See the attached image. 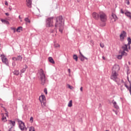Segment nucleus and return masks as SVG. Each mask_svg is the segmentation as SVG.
<instances>
[{
    "label": "nucleus",
    "instance_id": "a211bd4d",
    "mask_svg": "<svg viewBox=\"0 0 131 131\" xmlns=\"http://www.w3.org/2000/svg\"><path fill=\"white\" fill-rule=\"evenodd\" d=\"M28 68V66L27 64H25L24 68L20 70L21 73H24L26 71V69Z\"/></svg>",
    "mask_w": 131,
    "mask_h": 131
},
{
    "label": "nucleus",
    "instance_id": "864d4df0",
    "mask_svg": "<svg viewBox=\"0 0 131 131\" xmlns=\"http://www.w3.org/2000/svg\"><path fill=\"white\" fill-rule=\"evenodd\" d=\"M18 17H19V19H21V16L20 15H19Z\"/></svg>",
    "mask_w": 131,
    "mask_h": 131
},
{
    "label": "nucleus",
    "instance_id": "473e14b6",
    "mask_svg": "<svg viewBox=\"0 0 131 131\" xmlns=\"http://www.w3.org/2000/svg\"><path fill=\"white\" fill-rule=\"evenodd\" d=\"M43 92L46 94V95H48V90H47V88L44 89Z\"/></svg>",
    "mask_w": 131,
    "mask_h": 131
},
{
    "label": "nucleus",
    "instance_id": "c756f323",
    "mask_svg": "<svg viewBox=\"0 0 131 131\" xmlns=\"http://www.w3.org/2000/svg\"><path fill=\"white\" fill-rule=\"evenodd\" d=\"M1 21H2L3 23H6V24H8L9 23V21L8 20H6V19H1Z\"/></svg>",
    "mask_w": 131,
    "mask_h": 131
},
{
    "label": "nucleus",
    "instance_id": "09e8293b",
    "mask_svg": "<svg viewBox=\"0 0 131 131\" xmlns=\"http://www.w3.org/2000/svg\"><path fill=\"white\" fill-rule=\"evenodd\" d=\"M102 59H103V60H106V58L104 57V56H102Z\"/></svg>",
    "mask_w": 131,
    "mask_h": 131
},
{
    "label": "nucleus",
    "instance_id": "1a4fd4ad",
    "mask_svg": "<svg viewBox=\"0 0 131 131\" xmlns=\"http://www.w3.org/2000/svg\"><path fill=\"white\" fill-rule=\"evenodd\" d=\"M1 59L3 63H4L7 66H9V61L8 60V58L4 55H1Z\"/></svg>",
    "mask_w": 131,
    "mask_h": 131
},
{
    "label": "nucleus",
    "instance_id": "0eeeda50",
    "mask_svg": "<svg viewBox=\"0 0 131 131\" xmlns=\"http://www.w3.org/2000/svg\"><path fill=\"white\" fill-rule=\"evenodd\" d=\"M99 19L101 22H106L107 21V15L103 12H100Z\"/></svg>",
    "mask_w": 131,
    "mask_h": 131
},
{
    "label": "nucleus",
    "instance_id": "7ed1b4c3",
    "mask_svg": "<svg viewBox=\"0 0 131 131\" xmlns=\"http://www.w3.org/2000/svg\"><path fill=\"white\" fill-rule=\"evenodd\" d=\"M39 100L41 103V107L43 109H47V101L46 100V96L45 95H41Z\"/></svg>",
    "mask_w": 131,
    "mask_h": 131
},
{
    "label": "nucleus",
    "instance_id": "6e6552de",
    "mask_svg": "<svg viewBox=\"0 0 131 131\" xmlns=\"http://www.w3.org/2000/svg\"><path fill=\"white\" fill-rule=\"evenodd\" d=\"M18 127L19 129L21 130L22 131L23 130H26L27 129L26 128V126H25V123L23 122V121L18 120Z\"/></svg>",
    "mask_w": 131,
    "mask_h": 131
},
{
    "label": "nucleus",
    "instance_id": "603ef678",
    "mask_svg": "<svg viewBox=\"0 0 131 131\" xmlns=\"http://www.w3.org/2000/svg\"><path fill=\"white\" fill-rule=\"evenodd\" d=\"M77 2L78 3H79V2H80V0H77Z\"/></svg>",
    "mask_w": 131,
    "mask_h": 131
},
{
    "label": "nucleus",
    "instance_id": "f8f14e48",
    "mask_svg": "<svg viewBox=\"0 0 131 131\" xmlns=\"http://www.w3.org/2000/svg\"><path fill=\"white\" fill-rule=\"evenodd\" d=\"M22 59H23V57L21 55H18L17 56V57H12V60L13 61H19V62H21L22 61Z\"/></svg>",
    "mask_w": 131,
    "mask_h": 131
},
{
    "label": "nucleus",
    "instance_id": "412c9836",
    "mask_svg": "<svg viewBox=\"0 0 131 131\" xmlns=\"http://www.w3.org/2000/svg\"><path fill=\"white\" fill-rule=\"evenodd\" d=\"M73 58L74 59V60H75L76 61V62H77V61H78V57L77 56V55H74L73 56Z\"/></svg>",
    "mask_w": 131,
    "mask_h": 131
},
{
    "label": "nucleus",
    "instance_id": "7c9ffc66",
    "mask_svg": "<svg viewBox=\"0 0 131 131\" xmlns=\"http://www.w3.org/2000/svg\"><path fill=\"white\" fill-rule=\"evenodd\" d=\"M29 131H35V129H34V127L31 126L29 128Z\"/></svg>",
    "mask_w": 131,
    "mask_h": 131
},
{
    "label": "nucleus",
    "instance_id": "8fccbe9b",
    "mask_svg": "<svg viewBox=\"0 0 131 131\" xmlns=\"http://www.w3.org/2000/svg\"><path fill=\"white\" fill-rule=\"evenodd\" d=\"M68 72H69V73H70V69H69L68 70Z\"/></svg>",
    "mask_w": 131,
    "mask_h": 131
},
{
    "label": "nucleus",
    "instance_id": "2eb2a0df",
    "mask_svg": "<svg viewBox=\"0 0 131 131\" xmlns=\"http://www.w3.org/2000/svg\"><path fill=\"white\" fill-rule=\"evenodd\" d=\"M112 103H113L114 108H115L116 109H119V106L117 105V103L116 102V101H114V100H113Z\"/></svg>",
    "mask_w": 131,
    "mask_h": 131
},
{
    "label": "nucleus",
    "instance_id": "dca6fc26",
    "mask_svg": "<svg viewBox=\"0 0 131 131\" xmlns=\"http://www.w3.org/2000/svg\"><path fill=\"white\" fill-rule=\"evenodd\" d=\"M27 6L29 8H31V5H32V0H26Z\"/></svg>",
    "mask_w": 131,
    "mask_h": 131
},
{
    "label": "nucleus",
    "instance_id": "c9c22d12",
    "mask_svg": "<svg viewBox=\"0 0 131 131\" xmlns=\"http://www.w3.org/2000/svg\"><path fill=\"white\" fill-rule=\"evenodd\" d=\"M79 54L80 55V57L82 56L83 58H84V56L83 55H82V53H81V52H80V50H79Z\"/></svg>",
    "mask_w": 131,
    "mask_h": 131
},
{
    "label": "nucleus",
    "instance_id": "6ab92c4d",
    "mask_svg": "<svg viewBox=\"0 0 131 131\" xmlns=\"http://www.w3.org/2000/svg\"><path fill=\"white\" fill-rule=\"evenodd\" d=\"M125 15L129 19H131V13L129 11H126L125 12Z\"/></svg>",
    "mask_w": 131,
    "mask_h": 131
},
{
    "label": "nucleus",
    "instance_id": "393cba45",
    "mask_svg": "<svg viewBox=\"0 0 131 131\" xmlns=\"http://www.w3.org/2000/svg\"><path fill=\"white\" fill-rule=\"evenodd\" d=\"M127 41H128V43H127V46H129V45H130L131 43V38L130 37H128L127 38Z\"/></svg>",
    "mask_w": 131,
    "mask_h": 131
},
{
    "label": "nucleus",
    "instance_id": "5701e85b",
    "mask_svg": "<svg viewBox=\"0 0 131 131\" xmlns=\"http://www.w3.org/2000/svg\"><path fill=\"white\" fill-rule=\"evenodd\" d=\"M125 88H126V89H127V90H128V91H129V93H130V92H131V85H130V84L129 86H127L126 84H125Z\"/></svg>",
    "mask_w": 131,
    "mask_h": 131
},
{
    "label": "nucleus",
    "instance_id": "ea45409f",
    "mask_svg": "<svg viewBox=\"0 0 131 131\" xmlns=\"http://www.w3.org/2000/svg\"><path fill=\"white\" fill-rule=\"evenodd\" d=\"M127 80L128 82L129 83L130 85H131L130 81H129V78H128V76L127 77Z\"/></svg>",
    "mask_w": 131,
    "mask_h": 131
},
{
    "label": "nucleus",
    "instance_id": "72a5a7b5",
    "mask_svg": "<svg viewBox=\"0 0 131 131\" xmlns=\"http://www.w3.org/2000/svg\"><path fill=\"white\" fill-rule=\"evenodd\" d=\"M30 121L31 123H32V122H33V117H31L30 119Z\"/></svg>",
    "mask_w": 131,
    "mask_h": 131
},
{
    "label": "nucleus",
    "instance_id": "f03ea898",
    "mask_svg": "<svg viewBox=\"0 0 131 131\" xmlns=\"http://www.w3.org/2000/svg\"><path fill=\"white\" fill-rule=\"evenodd\" d=\"M122 49L123 50H120L119 51V54H120V55L117 56V58L119 60H121V59H122V57H123V56H127V53H126V52H129L128 51V49L127 48V44H125L124 45L122 46Z\"/></svg>",
    "mask_w": 131,
    "mask_h": 131
},
{
    "label": "nucleus",
    "instance_id": "4be33fe9",
    "mask_svg": "<svg viewBox=\"0 0 131 131\" xmlns=\"http://www.w3.org/2000/svg\"><path fill=\"white\" fill-rule=\"evenodd\" d=\"M84 59H85V60H88V58L85 57V56H84V57L80 56V60L81 61V62H83V61H84Z\"/></svg>",
    "mask_w": 131,
    "mask_h": 131
},
{
    "label": "nucleus",
    "instance_id": "a878e982",
    "mask_svg": "<svg viewBox=\"0 0 131 131\" xmlns=\"http://www.w3.org/2000/svg\"><path fill=\"white\" fill-rule=\"evenodd\" d=\"M25 21L27 23H30V19L28 18V17H26L25 18Z\"/></svg>",
    "mask_w": 131,
    "mask_h": 131
},
{
    "label": "nucleus",
    "instance_id": "ddd939ff",
    "mask_svg": "<svg viewBox=\"0 0 131 131\" xmlns=\"http://www.w3.org/2000/svg\"><path fill=\"white\" fill-rule=\"evenodd\" d=\"M117 20V16L114 13H112V18L111 19V23H113L115 22Z\"/></svg>",
    "mask_w": 131,
    "mask_h": 131
},
{
    "label": "nucleus",
    "instance_id": "cd10ccee",
    "mask_svg": "<svg viewBox=\"0 0 131 131\" xmlns=\"http://www.w3.org/2000/svg\"><path fill=\"white\" fill-rule=\"evenodd\" d=\"M20 30H22V27H19L16 29L17 32H20Z\"/></svg>",
    "mask_w": 131,
    "mask_h": 131
},
{
    "label": "nucleus",
    "instance_id": "4468645a",
    "mask_svg": "<svg viewBox=\"0 0 131 131\" xmlns=\"http://www.w3.org/2000/svg\"><path fill=\"white\" fill-rule=\"evenodd\" d=\"M10 125V128L9 129V130L11 131V128H13V127H14V126H15V124H16V122H15V121H12V120H10L9 121L8 123V125Z\"/></svg>",
    "mask_w": 131,
    "mask_h": 131
},
{
    "label": "nucleus",
    "instance_id": "13d9d810",
    "mask_svg": "<svg viewBox=\"0 0 131 131\" xmlns=\"http://www.w3.org/2000/svg\"><path fill=\"white\" fill-rule=\"evenodd\" d=\"M129 64H130L129 62H128Z\"/></svg>",
    "mask_w": 131,
    "mask_h": 131
},
{
    "label": "nucleus",
    "instance_id": "f257e3e1",
    "mask_svg": "<svg viewBox=\"0 0 131 131\" xmlns=\"http://www.w3.org/2000/svg\"><path fill=\"white\" fill-rule=\"evenodd\" d=\"M63 25H64V23L63 22V18L62 17V16L57 17L56 18L55 27L56 28L59 27V30L61 33L63 32Z\"/></svg>",
    "mask_w": 131,
    "mask_h": 131
},
{
    "label": "nucleus",
    "instance_id": "e433bc0d",
    "mask_svg": "<svg viewBox=\"0 0 131 131\" xmlns=\"http://www.w3.org/2000/svg\"><path fill=\"white\" fill-rule=\"evenodd\" d=\"M68 88L69 89H70V90H72L73 89V86H71L70 84H68Z\"/></svg>",
    "mask_w": 131,
    "mask_h": 131
},
{
    "label": "nucleus",
    "instance_id": "4c0bfd02",
    "mask_svg": "<svg viewBox=\"0 0 131 131\" xmlns=\"http://www.w3.org/2000/svg\"><path fill=\"white\" fill-rule=\"evenodd\" d=\"M100 46L101 48H104V43H100Z\"/></svg>",
    "mask_w": 131,
    "mask_h": 131
},
{
    "label": "nucleus",
    "instance_id": "de8ad7c7",
    "mask_svg": "<svg viewBox=\"0 0 131 131\" xmlns=\"http://www.w3.org/2000/svg\"><path fill=\"white\" fill-rule=\"evenodd\" d=\"M80 91L81 92H82V87H81V88H80Z\"/></svg>",
    "mask_w": 131,
    "mask_h": 131
},
{
    "label": "nucleus",
    "instance_id": "37998d69",
    "mask_svg": "<svg viewBox=\"0 0 131 131\" xmlns=\"http://www.w3.org/2000/svg\"><path fill=\"white\" fill-rule=\"evenodd\" d=\"M128 47V50H130V45H127Z\"/></svg>",
    "mask_w": 131,
    "mask_h": 131
},
{
    "label": "nucleus",
    "instance_id": "f704fd0d",
    "mask_svg": "<svg viewBox=\"0 0 131 131\" xmlns=\"http://www.w3.org/2000/svg\"><path fill=\"white\" fill-rule=\"evenodd\" d=\"M12 66L13 67H15V66H16V62H15V61L12 62Z\"/></svg>",
    "mask_w": 131,
    "mask_h": 131
},
{
    "label": "nucleus",
    "instance_id": "c03bdc74",
    "mask_svg": "<svg viewBox=\"0 0 131 131\" xmlns=\"http://www.w3.org/2000/svg\"><path fill=\"white\" fill-rule=\"evenodd\" d=\"M121 14H124V12H123V10L121 9Z\"/></svg>",
    "mask_w": 131,
    "mask_h": 131
},
{
    "label": "nucleus",
    "instance_id": "39448f33",
    "mask_svg": "<svg viewBox=\"0 0 131 131\" xmlns=\"http://www.w3.org/2000/svg\"><path fill=\"white\" fill-rule=\"evenodd\" d=\"M46 25L47 27H54V17H48L46 19Z\"/></svg>",
    "mask_w": 131,
    "mask_h": 131
},
{
    "label": "nucleus",
    "instance_id": "4d7b16f0",
    "mask_svg": "<svg viewBox=\"0 0 131 131\" xmlns=\"http://www.w3.org/2000/svg\"><path fill=\"white\" fill-rule=\"evenodd\" d=\"M102 106V105L101 104V103L99 104V107Z\"/></svg>",
    "mask_w": 131,
    "mask_h": 131
},
{
    "label": "nucleus",
    "instance_id": "9b49d317",
    "mask_svg": "<svg viewBox=\"0 0 131 131\" xmlns=\"http://www.w3.org/2000/svg\"><path fill=\"white\" fill-rule=\"evenodd\" d=\"M92 17L95 20H99L100 18V13H97V12H93L92 14Z\"/></svg>",
    "mask_w": 131,
    "mask_h": 131
},
{
    "label": "nucleus",
    "instance_id": "58836bf2",
    "mask_svg": "<svg viewBox=\"0 0 131 131\" xmlns=\"http://www.w3.org/2000/svg\"><path fill=\"white\" fill-rule=\"evenodd\" d=\"M55 48H59L60 47V45H59V44L55 45Z\"/></svg>",
    "mask_w": 131,
    "mask_h": 131
},
{
    "label": "nucleus",
    "instance_id": "bb28decb",
    "mask_svg": "<svg viewBox=\"0 0 131 131\" xmlns=\"http://www.w3.org/2000/svg\"><path fill=\"white\" fill-rule=\"evenodd\" d=\"M13 74L14 75H18L19 74V71L18 70H15L13 72Z\"/></svg>",
    "mask_w": 131,
    "mask_h": 131
},
{
    "label": "nucleus",
    "instance_id": "49530a36",
    "mask_svg": "<svg viewBox=\"0 0 131 131\" xmlns=\"http://www.w3.org/2000/svg\"><path fill=\"white\" fill-rule=\"evenodd\" d=\"M12 29L13 30H14V32H16V29L13 28Z\"/></svg>",
    "mask_w": 131,
    "mask_h": 131
},
{
    "label": "nucleus",
    "instance_id": "a19ab883",
    "mask_svg": "<svg viewBox=\"0 0 131 131\" xmlns=\"http://www.w3.org/2000/svg\"><path fill=\"white\" fill-rule=\"evenodd\" d=\"M127 3L126 4L127 5V6L129 5V0H126Z\"/></svg>",
    "mask_w": 131,
    "mask_h": 131
},
{
    "label": "nucleus",
    "instance_id": "20e7f679",
    "mask_svg": "<svg viewBox=\"0 0 131 131\" xmlns=\"http://www.w3.org/2000/svg\"><path fill=\"white\" fill-rule=\"evenodd\" d=\"M39 75L41 80L40 84L42 85H45V84H46V75H45V73L43 72V70H42V69L40 70Z\"/></svg>",
    "mask_w": 131,
    "mask_h": 131
},
{
    "label": "nucleus",
    "instance_id": "79ce46f5",
    "mask_svg": "<svg viewBox=\"0 0 131 131\" xmlns=\"http://www.w3.org/2000/svg\"><path fill=\"white\" fill-rule=\"evenodd\" d=\"M5 4L6 5V6H9V4L8 3L7 1H5Z\"/></svg>",
    "mask_w": 131,
    "mask_h": 131
},
{
    "label": "nucleus",
    "instance_id": "423d86ee",
    "mask_svg": "<svg viewBox=\"0 0 131 131\" xmlns=\"http://www.w3.org/2000/svg\"><path fill=\"white\" fill-rule=\"evenodd\" d=\"M118 74L116 72V71H112V74L111 75V79L115 81V82H118Z\"/></svg>",
    "mask_w": 131,
    "mask_h": 131
},
{
    "label": "nucleus",
    "instance_id": "9d476101",
    "mask_svg": "<svg viewBox=\"0 0 131 131\" xmlns=\"http://www.w3.org/2000/svg\"><path fill=\"white\" fill-rule=\"evenodd\" d=\"M124 37H126V32L123 31L120 35V39L121 41H123V40H124Z\"/></svg>",
    "mask_w": 131,
    "mask_h": 131
},
{
    "label": "nucleus",
    "instance_id": "b1692460",
    "mask_svg": "<svg viewBox=\"0 0 131 131\" xmlns=\"http://www.w3.org/2000/svg\"><path fill=\"white\" fill-rule=\"evenodd\" d=\"M2 121H4V122H5V121H7V118L4 116V114H2Z\"/></svg>",
    "mask_w": 131,
    "mask_h": 131
},
{
    "label": "nucleus",
    "instance_id": "3c124183",
    "mask_svg": "<svg viewBox=\"0 0 131 131\" xmlns=\"http://www.w3.org/2000/svg\"><path fill=\"white\" fill-rule=\"evenodd\" d=\"M8 9H9V10H10V11H12V8L9 7Z\"/></svg>",
    "mask_w": 131,
    "mask_h": 131
},
{
    "label": "nucleus",
    "instance_id": "a18cd8bd",
    "mask_svg": "<svg viewBox=\"0 0 131 131\" xmlns=\"http://www.w3.org/2000/svg\"><path fill=\"white\" fill-rule=\"evenodd\" d=\"M5 15H6V16H9L10 14H9V13H6Z\"/></svg>",
    "mask_w": 131,
    "mask_h": 131
},
{
    "label": "nucleus",
    "instance_id": "6e6d98bb",
    "mask_svg": "<svg viewBox=\"0 0 131 131\" xmlns=\"http://www.w3.org/2000/svg\"><path fill=\"white\" fill-rule=\"evenodd\" d=\"M5 115H6V116H8V114L7 113H5Z\"/></svg>",
    "mask_w": 131,
    "mask_h": 131
},
{
    "label": "nucleus",
    "instance_id": "f3484780",
    "mask_svg": "<svg viewBox=\"0 0 131 131\" xmlns=\"http://www.w3.org/2000/svg\"><path fill=\"white\" fill-rule=\"evenodd\" d=\"M119 70V66L114 65L113 67V71H118Z\"/></svg>",
    "mask_w": 131,
    "mask_h": 131
},
{
    "label": "nucleus",
    "instance_id": "5fc2aeb1",
    "mask_svg": "<svg viewBox=\"0 0 131 131\" xmlns=\"http://www.w3.org/2000/svg\"><path fill=\"white\" fill-rule=\"evenodd\" d=\"M20 22H22V18L20 19Z\"/></svg>",
    "mask_w": 131,
    "mask_h": 131
},
{
    "label": "nucleus",
    "instance_id": "aec40b11",
    "mask_svg": "<svg viewBox=\"0 0 131 131\" xmlns=\"http://www.w3.org/2000/svg\"><path fill=\"white\" fill-rule=\"evenodd\" d=\"M49 61L50 62V63H52V64H55V61H54V59H53V57H49Z\"/></svg>",
    "mask_w": 131,
    "mask_h": 131
},
{
    "label": "nucleus",
    "instance_id": "2f4dec72",
    "mask_svg": "<svg viewBox=\"0 0 131 131\" xmlns=\"http://www.w3.org/2000/svg\"><path fill=\"white\" fill-rule=\"evenodd\" d=\"M106 26V24L105 23V22H103L100 25V26H101V27H104V26Z\"/></svg>",
    "mask_w": 131,
    "mask_h": 131
},
{
    "label": "nucleus",
    "instance_id": "c85d7f7f",
    "mask_svg": "<svg viewBox=\"0 0 131 131\" xmlns=\"http://www.w3.org/2000/svg\"><path fill=\"white\" fill-rule=\"evenodd\" d=\"M68 107H72V100H70L68 104Z\"/></svg>",
    "mask_w": 131,
    "mask_h": 131
}]
</instances>
